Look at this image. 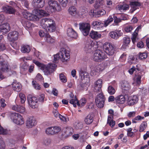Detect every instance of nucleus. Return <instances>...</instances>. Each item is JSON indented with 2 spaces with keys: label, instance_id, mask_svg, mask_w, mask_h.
I'll list each match as a JSON object with an SVG mask.
<instances>
[{
  "label": "nucleus",
  "instance_id": "1",
  "mask_svg": "<svg viewBox=\"0 0 149 149\" xmlns=\"http://www.w3.org/2000/svg\"><path fill=\"white\" fill-rule=\"evenodd\" d=\"M45 10L49 13L56 11H60L61 10V6L58 3L54 0L48 1L45 8Z\"/></svg>",
  "mask_w": 149,
  "mask_h": 149
},
{
  "label": "nucleus",
  "instance_id": "2",
  "mask_svg": "<svg viewBox=\"0 0 149 149\" xmlns=\"http://www.w3.org/2000/svg\"><path fill=\"white\" fill-rule=\"evenodd\" d=\"M7 56L5 54H3L0 56V65L2 66L1 70L3 73H6L9 75L16 74V72L11 71L8 64L6 62L5 58Z\"/></svg>",
  "mask_w": 149,
  "mask_h": 149
},
{
  "label": "nucleus",
  "instance_id": "3",
  "mask_svg": "<svg viewBox=\"0 0 149 149\" xmlns=\"http://www.w3.org/2000/svg\"><path fill=\"white\" fill-rule=\"evenodd\" d=\"M107 57L104 52L100 50H97L95 52L92 58L94 61L99 62L105 59Z\"/></svg>",
  "mask_w": 149,
  "mask_h": 149
},
{
  "label": "nucleus",
  "instance_id": "4",
  "mask_svg": "<svg viewBox=\"0 0 149 149\" xmlns=\"http://www.w3.org/2000/svg\"><path fill=\"white\" fill-rule=\"evenodd\" d=\"M106 66L107 64L104 63H102L99 65L93 64L91 67V73H93V75H96L99 72L102 71Z\"/></svg>",
  "mask_w": 149,
  "mask_h": 149
},
{
  "label": "nucleus",
  "instance_id": "5",
  "mask_svg": "<svg viewBox=\"0 0 149 149\" xmlns=\"http://www.w3.org/2000/svg\"><path fill=\"white\" fill-rule=\"evenodd\" d=\"M10 117L12 120L17 125H21L24 124V123L23 117L18 113H11Z\"/></svg>",
  "mask_w": 149,
  "mask_h": 149
},
{
  "label": "nucleus",
  "instance_id": "6",
  "mask_svg": "<svg viewBox=\"0 0 149 149\" xmlns=\"http://www.w3.org/2000/svg\"><path fill=\"white\" fill-rule=\"evenodd\" d=\"M95 102L98 108H102L104 104L105 98L102 93H100L97 94L95 98Z\"/></svg>",
  "mask_w": 149,
  "mask_h": 149
},
{
  "label": "nucleus",
  "instance_id": "7",
  "mask_svg": "<svg viewBox=\"0 0 149 149\" xmlns=\"http://www.w3.org/2000/svg\"><path fill=\"white\" fill-rule=\"evenodd\" d=\"M59 54L61 55V60L63 62H66L69 60L70 58L69 52L65 48H61L59 52Z\"/></svg>",
  "mask_w": 149,
  "mask_h": 149
},
{
  "label": "nucleus",
  "instance_id": "8",
  "mask_svg": "<svg viewBox=\"0 0 149 149\" xmlns=\"http://www.w3.org/2000/svg\"><path fill=\"white\" fill-rule=\"evenodd\" d=\"M105 52L109 55L112 56L115 53V49L112 45L109 43H105L103 45Z\"/></svg>",
  "mask_w": 149,
  "mask_h": 149
},
{
  "label": "nucleus",
  "instance_id": "9",
  "mask_svg": "<svg viewBox=\"0 0 149 149\" xmlns=\"http://www.w3.org/2000/svg\"><path fill=\"white\" fill-rule=\"evenodd\" d=\"M56 67V65L55 64H49L47 66L43 67L44 68L43 72L45 74L47 75H50L55 71Z\"/></svg>",
  "mask_w": 149,
  "mask_h": 149
},
{
  "label": "nucleus",
  "instance_id": "10",
  "mask_svg": "<svg viewBox=\"0 0 149 149\" xmlns=\"http://www.w3.org/2000/svg\"><path fill=\"white\" fill-rule=\"evenodd\" d=\"M122 92L125 95L129 93L131 87L130 84L128 81L124 80L122 82L121 84Z\"/></svg>",
  "mask_w": 149,
  "mask_h": 149
},
{
  "label": "nucleus",
  "instance_id": "11",
  "mask_svg": "<svg viewBox=\"0 0 149 149\" xmlns=\"http://www.w3.org/2000/svg\"><path fill=\"white\" fill-rule=\"evenodd\" d=\"M79 29L84 36H87L90 29V25L87 23H82L79 24Z\"/></svg>",
  "mask_w": 149,
  "mask_h": 149
},
{
  "label": "nucleus",
  "instance_id": "12",
  "mask_svg": "<svg viewBox=\"0 0 149 149\" xmlns=\"http://www.w3.org/2000/svg\"><path fill=\"white\" fill-rule=\"evenodd\" d=\"M27 100L29 105L32 108H35L37 107L38 100L36 97L29 95L28 96Z\"/></svg>",
  "mask_w": 149,
  "mask_h": 149
},
{
  "label": "nucleus",
  "instance_id": "13",
  "mask_svg": "<svg viewBox=\"0 0 149 149\" xmlns=\"http://www.w3.org/2000/svg\"><path fill=\"white\" fill-rule=\"evenodd\" d=\"M61 130V128L60 127L55 126L47 128L46 130V132L49 135H54L58 133Z\"/></svg>",
  "mask_w": 149,
  "mask_h": 149
},
{
  "label": "nucleus",
  "instance_id": "14",
  "mask_svg": "<svg viewBox=\"0 0 149 149\" xmlns=\"http://www.w3.org/2000/svg\"><path fill=\"white\" fill-rule=\"evenodd\" d=\"M45 4V0H33L32 4L35 8H40L43 7Z\"/></svg>",
  "mask_w": 149,
  "mask_h": 149
},
{
  "label": "nucleus",
  "instance_id": "15",
  "mask_svg": "<svg viewBox=\"0 0 149 149\" xmlns=\"http://www.w3.org/2000/svg\"><path fill=\"white\" fill-rule=\"evenodd\" d=\"M51 19L45 18L42 19L40 21V25L44 29L46 28L48 25H51V24L54 22Z\"/></svg>",
  "mask_w": 149,
  "mask_h": 149
},
{
  "label": "nucleus",
  "instance_id": "16",
  "mask_svg": "<svg viewBox=\"0 0 149 149\" xmlns=\"http://www.w3.org/2000/svg\"><path fill=\"white\" fill-rule=\"evenodd\" d=\"M19 33L17 31H12L10 32L8 35V39L10 41L17 40Z\"/></svg>",
  "mask_w": 149,
  "mask_h": 149
},
{
  "label": "nucleus",
  "instance_id": "17",
  "mask_svg": "<svg viewBox=\"0 0 149 149\" xmlns=\"http://www.w3.org/2000/svg\"><path fill=\"white\" fill-rule=\"evenodd\" d=\"M22 14L24 18L29 20H34L36 17H37L36 16L26 11H23Z\"/></svg>",
  "mask_w": 149,
  "mask_h": 149
},
{
  "label": "nucleus",
  "instance_id": "18",
  "mask_svg": "<svg viewBox=\"0 0 149 149\" xmlns=\"http://www.w3.org/2000/svg\"><path fill=\"white\" fill-rule=\"evenodd\" d=\"M37 123L35 118L32 117H29L26 120V126L27 127L31 128L36 124Z\"/></svg>",
  "mask_w": 149,
  "mask_h": 149
},
{
  "label": "nucleus",
  "instance_id": "19",
  "mask_svg": "<svg viewBox=\"0 0 149 149\" xmlns=\"http://www.w3.org/2000/svg\"><path fill=\"white\" fill-rule=\"evenodd\" d=\"M138 100V97L136 95L131 96L128 98V104L130 106L133 105L136 103Z\"/></svg>",
  "mask_w": 149,
  "mask_h": 149
},
{
  "label": "nucleus",
  "instance_id": "20",
  "mask_svg": "<svg viewBox=\"0 0 149 149\" xmlns=\"http://www.w3.org/2000/svg\"><path fill=\"white\" fill-rule=\"evenodd\" d=\"M53 113L54 117L56 118H60L62 121L64 122H67L69 120L68 118L65 117L61 115L59 113L58 111L57 110H55L53 111Z\"/></svg>",
  "mask_w": 149,
  "mask_h": 149
},
{
  "label": "nucleus",
  "instance_id": "21",
  "mask_svg": "<svg viewBox=\"0 0 149 149\" xmlns=\"http://www.w3.org/2000/svg\"><path fill=\"white\" fill-rule=\"evenodd\" d=\"M123 33L120 30H116L115 31H111L109 33L110 36L115 39H117Z\"/></svg>",
  "mask_w": 149,
  "mask_h": 149
},
{
  "label": "nucleus",
  "instance_id": "22",
  "mask_svg": "<svg viewBox=\"0 0 149 149\" xmlns=\"http://www.w3.org/2000/svg\"><path fill=\"white\" fill-rule=\"evenodd\" d=\"M143 74V72H140L138 73H135V75L134 79V81L136 82L137 84L139 85L141 84V79Z\"/></svg>",
  "mask_w": 149,
  "mask_h": 149
},
{
  "label": "nucleus",
  "instance_id": "23",
  "mask_svg": "<svg viewBox=\"0 0 149 149\" xmlns=\"http://www.w3.org/2000/svg\"><path fill=\"white\" fill-rule=\"evenodd\" d=\"M13 89L17 92H19L22 89V86L20 83L14 81L12 84Z\"/></svg>",
  "mask_w": 149,
  "mask_h": 149
},
{
  "label": "nucleus",
  "instance_id": "24",
  "mask_svg": "<svg viewBox=\"0 0 149 149\" xmlns=\"http://www.w3.org/2000/svg\"><path fill=\"white\" fill-rule=\"evenodd\" d=\"M12 109L13 110L21 113L24 112L25 110L24 107L17 105L13 106L12 107Z\"/></svg>",
  "mask_w": 149,
  "mask_h": 149
},
{
  "label": "nucleus",
  "instance_id": "25",
  "mask_svg": "<svg viewBox=\"0 0 149 149\" xmlns=\"http://www.w3.org/2000/svg\"><path fill=\"white\" fill-rule=\"evenodd\" d=\"M0 29L3 34L8 32L10 29L9 24L7 23H5L0 26Z\"/></svg>",
  "mask_w": 149,
  "mask_h": 149
},
{
  "label": "nucleus",
  "instance_id": "26",
  "mask_svg": "<svg viewBox=\"0 0 149 149\" xmlns=\"http://www.w3.org/2000/svg\"><path fill=\"white\" fill-rule=\"evenodd\" d=\"M67 35L69 37L76 38L77 37V34L76 32L72 29L69 28L67 31Z\"/></svg>",
  "mask_w": 149,
  "mask_h": 149
},
{
  "label": "nucleus",
  "instance_id": "27",
  "mask_svg": "<svg viewBox=\"0 0 149 149\" xmlns=\"http://www.w3.org/2000/svg\"><path fill=\"white\" fill-rule=\"evenodd\" d=\"M141 28V26H139L138 27L132 34V40L133 43H134L138 39V38H137L138 33V31L139 30H140Z\"/></svg>",
  "mask_w": 149,
  "mask_h": 149
},
{
  "label": "nucleus",
  "instance_id": "28",
  "mask_svg": "<svg viewBox=\"0 0 149 149\" xmlns=\"http://www.w3.org/2000/svg\"><path fill=\"white\" fill-rule=\"evenodd\" d=\"M90 36L93 39L96 40L100 38L101 36V34L97 31H91L90 33Z\"/></svg>",
  "mask_w": 149,
  "mask_h": 149
},
{
  "label": "nucleus",
  "instance_id": "29",
  "mask_svg": "<svg viewBox=\"0 0 149 149\" xmlns=\"http://www.w3.org/2000/svg\"><path fill=\"white\" fill-rule=\"evenodd\" d=\"M3 9L6 12L9 14H14L15 11V9L10 6H6L3 7Z\"/></svg>",
  "mask_w": 149,
  "mask_h": 149
},
{
  "label": "nucleus",
  "instance_id": "30",
  "mask_svg": "<svg viewBox=\"0 0 149 149\" xmlns=\"http://www.w3.org/2000/svg\"><path fill=\"white\" fill-rule=\"evenodd\" d=\"M92 25L94 28L97 29H99L104 26V24L98 21H95L93 22Z\"/></svg>",
  "mask_w": 149,
  "mask_h": 149
},
{
  "label": "nucleus",
  "instance_id": "31",
  "mask_svg": "<svg viewBox=\"0 0 149 149\" xmlns=\"http://www.w3.org/2000/svg\"><path fill=\"white\" fill-rule=\"evenodd\" d=\"M74 96L72 94L70 95V97L73 99H72L71 100H70V103L73 104V106L74 107H76V104L79 106H80V104L79 103L78 100H77L76 98L75 97H74V98L73 97Z\"/></svg>",
  "mask_w": 149,
  "mask_h": 149
},
{
  "label": "nucleus",
  "instance_id": "32",
  "mask_svg": "<svg viewBox=\"0 0 149 149\" xmlns=\"http://www.w3.org/2000/svg\"><path fill=\"white\" fill-rule=\"evenodd\" d=\"M115 100L117 103L123 104L125 101L124 96L123 95H120L115 98Z\"/></svg>",
  "mask_w": 149,
  "mask_h": 149
},
{
  "label": "nucleus",
  "instance_id": "33",
  "mask_svg": "<svg viewBox=\"0 0 149 149\" xmlns=\"http://www.w3.org/2000/svg\"><path fill=\"white\" fill-rule=\"evenodd\" d=\"M56 26L54 22L51 24V25H48V26L45 29L47 31L52 32L55 31L56 29Z\"/></svg>",
  "mask_w": 149,
  "mask_h": 149
},
{
  "label": "nucleus",
  "instance_id": "34",
  "mask_svg": "<svg viewBox=\"0 0 149 149\" xmlns=\"http://www.w3.org/2000/svg\"><path fill=\"white\" fill-rule=\"evenodd\" d=\"M93 121V115L91 114H88L85 118L84 121L87 124H90Z\"/></svg>",
  "mask_w": 149,
  "mask_h": 149
},
{
  "label": "nucleus",
  "instance_id": "35",
  "mask_svg": "<svg viewBox=\"0 0 149 149\" xmlns=\"http://www.w3.org/2000/svg\"><path fill=\"white\" fill-rule=\"evenodd\" d=\"M21 23L23 26L27 30L29 29L31 26V23L26 20L22 19Z\"/></svg>",
  "mask_w": 149,
  "mask_h": 149
},
{
  "label": "nucleus",
  "instance_id": "36",
  "mask_svg": "<svg viewBox=\"0 0 149 149\" xmlns=\"http://www.w3.org/2000/svg\"><path fill=\"white\" fill-rule=\"evenodd\" d=\"M104 3V0H96L94 4V7L95 8H98L103 6Z\"/></svg>",
  "mask_w": 149,
  "mask_h": 149
},
{
  "label": "nucleus",
  "instance_id": "37",
  "mask_svg": "<svg viewBox=\"0 0 149 149\" xmlns=\"http://www.w3.org/2000/svg\"><path fill=\"white\" fill-rule=\"evenodd\" d=\"M45 40L47 42L50 43H52L55 42L54 38L47 33H46Z\"/></svg>",
  "mask_w": 149,
  "mask_h": 149
},
{
  "label": "nucleus",
  "instance_id": "38",
  "mask_svg": "<svg viewBox=\"0 0 149 149\" xmlns=\"http://www.w3.org/2000/svg\"><path fill=\"white\" fill-rule=\"evenodd\" d=\"M21 50L23 53H28L30 51V47L28 45H23L21 47Z\"/></svg>",
  "mask_w": 149,
  "mask_h": 149
},
{
  "label": "nucleus",
  "instance_id": "39",
  "mask_svg": "<svg viewBox=\"0 0 149 149\" xmlns=\"http://www.w3.org/2000/svg\"><path fill=\"white\" fill-rule=\"evenodd\" d=\"M113 20V18L112 16H110L107 20L104 21V26L106 27Z\"/></svg>",
  "mask_w": 149,
  "mask_h": 149
},
{
  "label": "nucleus",
  "instance_id": "40",
  "mask_svg": "<svg viewBox=\"0 0 149 149\" xmlns=\"http://www.w3.org/2000/svg\"><path fill=\"white\" fill-rule=\"evenodd\" d=\"M69 14L71 15L74 16L77 13V11L76 8L74 6L70 7L68 10Z\"/></svg>",
  "mask_w": 149,
  "mask_h": 149
},
{
  "label": "nucleus",
  "instance_id": "41",
  "mask_svg": "<svg viewBox=\"0 0 149 149\" xmlns=\"http://www.w3.org/2000/svg\"><path fill=\"white\" fill-rule=\"evenodd\" d=\"M140 3L138 2H131L130 4V6L132 8V11H134L137 8V7L140 6Z\"/></svg>",
  "mask_w": 149,
  "mask_h": 149
},
{
  "label": "nucleus",
  "instance_id": "42",
  "mask_svg": "<svg viewBox=\"0 0 149 149\" xmlns=\"http://www.w3.org/2000/svg\"><path fill=\"white\" fill-rule=\"evenodd\" d=\"M113 18L114 20V25L118 26V24L122 20H125V19H123L118 18L116 16L113 15Z\"/></svg>",
  "mask_w": 149,
  "mask_h": 149
},
{
  "label": "nucleus",
  "instance_id": "43",
  "mask_svg": "<svg viewBox=\"0 0 149 149\" xmlns=\"http://www.w3.org/2000/svg\"><path fill=\"white\" fill-rule=\"evenodd\" d=\"M36 14L38 16H42L46 15L47 13L44 10H37L36 11Z\"/></svg>",
  "mask_w": 149,
  "mask_h": 149
},
{
  "label": "nucleus",
  "instance_id": "44",
  "mask_svg": "<svg viewBox=\"0 0 149 149\" xmlns=\"http://www.w3.org/2000/svg\"><path fill=\"white\" fill-rule=\"evenodd\" d=\"M147 125V123L145 122H143L140 126L139 131L140 132H143L146 128Z\"/></svg>",
  "mask_w": 149,
  "mask_h": 149
},
{
  "label": "nucleus",
  "instance_id": "45",
  "mask_svg": "<svg viewBox=\"0 0 149 149\" xmlns=\"http://www.w3.org/2000/svg\"><path fill=\"white\" fill-rule=\"evenodd\" d=\"M130 39L127 36H126L123 38V44L125 46H127L130 42Z\"/></svg>",
  "mask_w": 149,
  "mask_h": 149
},
{
  "label": "nucleus",
  "instance_id": "46",
  "mask_svg": "<svg viewBox=\"0 0 149 149\" xmlns=\"http://www.w3.org/2000/svg\"><path fill=\"white\" fill-rule=\"evenodd\" d=\"M129 8V6L128 4H124L123 5H121L119 7V10L120 11L126 10H128Z\"/></svg>",
  "mask_w": 149,
  "mask_h": 149
},
{
  "label": "nucleus",
  "instance_id": "47",
  "mask_svg": "<svg viewBox=\"0 0 149 149\" xmlns=\"http://www.w3.org/2000/svg\"><path fill=\"white\" fill-rule=\"evenodd\" d=\"M108 92L110 95H112L115 93L116 91L112 86H110L108 88Z\"/></svg>",
  "mask_w": 149,
  "mask_h": 149
},
{
  "label": "nucleus",
  "instance_id": "48",
  "mask_svg": "<svg viewBox=\"0 0 149 149\" xmlns=\"http://www.w3.org/2000/svg\"><path fill=\"white\" fill-rule=\"evenodd\" d=\"M79 74L82 79H84L85 78H87V76L88 75V74L87 72L82 70L80 71Z\"/></svg>",
  "mask_w": 149,
  "mask_h": 149
},
{
  "label": "nucleus",
  "instance_id": "49",
  "mask_svg": "<svg viewBox=\"0 0 149 149\" xmlns=\"http://www.w3.org/2000/svg\"><path fill=\"white\" fill-rule=\"evenodd\" d=\"M61 59V55L59 54V52L54 55V59L53 62L55 63H57L58 62V60L59 59Z\"/></svg>",
  "mask_w": 149,
  "mask_h": 149
},
{
  "label": "nucleus",
  "instance_id": "50",
  "mask_svg": "<svg viewBox=\"0 0 149 149\" xmlns=\"http://www.w3.org/2000/svg\"><path fill=\"white\" fill-rule=\"evenodd\" d=\"M59 78L60 80L62 82L65 83L67 81V80L66 79L65 76L63 73H61L60 74Z\"/></svg>",
  "mask_w": 149,
  "mask_h": 149
},
{
  "label": "nucleus",
  "instance_id": "51",
  "mask_svg": "<svg viewBox=\"0 0 149 149\" xmlns=\"http://www.w3.org/2000/svg\"><path fill=\"white\" fill-rule=\"evenodd\" d=\"M148 54L146 53H140L139 58L141 59H143L146 58Z\"/></svg>",
  "mask_w": 149,
  "mask_h": 149
},
{
  "label": "nucleus",
  "instance_id": "52",
  "mask_svg": "<svg viewBox=\"0 0 149 149\" xmlns=\"http://www.w3.org/2000/svg\"><path fill=\"white\" fill-rule=\"evenodd\" d=\"M102 87L94 86V91L97 93H102L101 89Z\"/></svg>",
  "mask_w": 149,
  "mask_h": 149
},
{
  "label": "nucleus",
  "instance_id": "53",
  "mask_svg": "<svg viewBox=\"0 0 149 149\" xmlns=\"http://www.w3.org/2000/svg\"><path fill=\"white\" fill-rule=\"evenodd\" d=\"M19 97L20 98L21 102L22 103H24L26 100V98L24 94L20 93L19 95Z\"/></svg>",
  "mask_w": 149,
  "mask_h": 149
},
{
  "label": "nucleus",
  "instance_id": "54",
  "mask_svg": "<svg viewBox=\"0 0 149 149\" xmlns=\"http://www.w3.org/2000/svg\"><path fill=\"white\" fill-rule=\"evenodd\" d=\"M11 45L13 48L15 49H18L19 48V45L15 42H13L10 43Z\"/></svg>",
  "mask_w": 149,
  "mask_h": 149
},
{
  "label": "nucleus",
  "instance_id": "55",
  "mask_svg": "<svg viewBox=\"0 0 149 149\" xmlns=\"http://www.w3.org/2000/svg\"><path fill=\"white\" fill-rule=\"evenodd\" d=\"M106 12L104 10H101L97 11V17H100L106 14Z\"/></svg>",
  "mask_w": 149,
  "mask_h": 149
},
{
  "label": "nucleus",
  "instance_id": "56",
  "mask_svg": "<svg viewBox=\"0 0 149 149\" xmlns=\"http://www.w3.org/2000/svg\"><path fill=\"white\" fill-rule=\"evenodd\" d=\"M86 102V100L85 98H82L80 100L79 102L80 104L79 106H84Z\"/></svg>",
  "mask_w": 149,
  "mask_h": 149
},
{
  "label": "nucleus",
  "instance_id": "57",
  "mask_svg": "<svg viewBox=\"0 0 149 149\" xmlns=\"http://www.w3.org/2000/svg\"><path fill=\"white\" fill-rule=\"evenodd\" d=\"M59 2L63 7H65L68 2V0H58Z\"/></svg>",
  "mask_w": 149,
  "mask_h": 149
},
{
  "label": "nucleus",
  "instance_id": "58",
  "mask_svg": "<svg viewBox=\"0 0 149 149\" xmlns=\"http://www.w3.org/2000/svg\"><path fill=\"white\" fill-rule=\"evenodd\" d=\"M102 81L101 79H99L95 82L94 86L102 87Z\"/></svg>",
  "mask_w": 149,
  "mask_h": 149
},
{
  "label": "nucleus",
  "instance_id": "59",
  "mask_svg": "<svg viewBox=\"0 0 149 149\" xmlns=\"http://www.w3.org/2000/svg\"><path fill=\"white\" fill-rule=\"evenodd\" d=\"M133 29V27L132 26L129 25L127 26L125 28V31L127 32H129L131 31Z\"/></svg>",
  "mask_w": 149,
  "mask_h": 149
},
{
  "label": "nucleus",
  "instance_id": "60",
  "mask_svg": "<svg viewBox=\"0 0 149 149\" xmlns=\"http://www.w3.org/2000/svg\"><path fill=\"white\" fill-rule=\"evenodd\" d=\"M33 63H35L36 65L38 67H41L42 68H43L44 66V65L40 63L38 61L35 60H33Z\"/></svg>",
  "mask_w": 149,
  "mask_h": 149
},
{
  "label": "nucleus",
  "instance_id": "61",
  "mask_svg": "<svg viewBox=\"0 0 149 149\" xmlns=\"http://www.w3.org/2000/svg\"><path fill=\"white\" fill-rule=\"evenodd\" d=\"M32 84L34 88L37 90H39L40 87L39 84L37 83H36L35 82L33 81H32Z\"/></svg>",
  "mask_w": 149,
  "mask_h": 149
},
{
  "label": "nucleus",
  "instance_id": "62",
  "mask_svg": "<svg viewBox=\"0 0 149 149\" xmlns=\"http://www.w3.org/2000/svg\"><path fill=\"white\" fill-rule=\"evenodd\" d=\"M45 98V96L44 94H42L40 95L38 98L39 101L42 102H43Z\"/></svg>",
  "mask_w": 149,
  "mask_h": 149
},
{
  "label": "nucleus",
  "instance_id": "63",
  "mask_svg": "<svg viewBox=\"0 0 149 149\" xmlns=\"http://www.w3.org/2000/svg\"><path fill=\"white\" fill-rule=\"evenodd\" d=\"M107 124H109V125L111 127H113L115 125L116 122L115 121L113 120L109 122H107Z\"/></svg>",
  "mask_w": 149,
  "mask_h": 149
},
{
  "label": "nucleus",
  "instance_id": "64",
  "mask_svg": "<svg viewBox=\"0 0 149 149\" xmlns=\"http://www.w3.org/2000/svg\"><path fill=\"white\" fill-rule=\"evenodd\" d=\"M136 113L135 111L130 112L127 114L129 118L133 117L135 116Z\"/></svg>",
  "mask_w": 149,
  "mask_h": 149
}]
</instances>
